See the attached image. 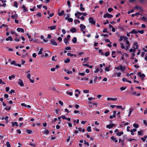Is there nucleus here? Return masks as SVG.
<instances>
[{
    "label": "nucleus",
    "mask_w": 147,
    "mask_h": 147,
    "mask_svg": "<svg viewBox=\"0 0 147 147\" xmlns=\"http://www.w3.org/2000/svg\"><path fill=\"white\" fill-rule=\"evenodd\" d=\"M26 131L28 134H31L32 133V132L31 130L28 129L26 130Z\"/></svg>",
    "instance_id": "57"
},
{
    "label": "nucleus",
    "mask_w": 147,
    "mask_h": 147,
    "mask_svg": "<svg viewBox=\"0 0 147 147\" xmlns=\"http://www.w3.org/2000/svg\"><path fill=\"white\" fill-rule=\"evenodd\" d=\"M109 55V52H106L105 54V56L107 57Z\"/></svg>",
    "instance_id": "55"
},
{
    "label": "nucleus",
    "mask_w": 147,
    "mask_h": 147,
    "mask_svg": "<svg viewBox=\"0 0 147 147\" xmlns=\"http://www.w3.org/2000/svg\"><path fill=\"white\" fill-rule=\"evenodd\" d=\"M80 30L81 31H82V30H84L86 28V27L85 25L82 24L80 25Z\"/></svg>",
    "instance_id": "11"
},
{
    "label": "nucleus",
    "mask_w": 147,
    "mask_h": 147,
    "mask_svg": "<svg viewBox=\"0 0 147 147\" xmlns=\"http://www.w3.org/2000/svg\"><path fill=\"white\" fill-rule=\"evenodd\" d=\"M95 99V97H91L88 98V100H89L90 101L94 99Z\"/></svg>",
    "instance_id": "54"
},
{
    "label": "nucleus",
    "mask_w": 147,
    "mask_h": 147,
    "mask_svg": "<svg viewBox=\"0 0 147 147\" xmlns=\"http://www.w3.org/2000/svg\"><path fill=\"white\" fill-rule=\"evenodd\" d=\"M147 138V136H144V138H141V139L142 140L143 142H144Z\"/></svg>",
    "instance_id": "35"
},
{
    "label": "nucleus",
    "mask_w": 147,
    "mask_h": 147,
    "mask_svg": "<svg viewBox=\"0 0 147 147\" xmlns=\"http://www.w3.org/2000/svg\"><path fill=\"white\" fill-rule=\"evenodd\" d=\"M64 13V11L62 10L60 13H58V15L59 16H61L63 15Z\"/></svg>",
    "instance_id": "40"
},
{
    "label": "nucleus",
    "mask_w": 147,
    "mask_h": 147,
    "mask_svg": "<svg viewBox=\"0 0 147 147\" xmlns=\"http://www.w3.org/2000/svg\"><path fill=\"white\" fill-rule=\"evenodd\" d=\"M18 15L17 14L15 13L14 15L11 16V18L13 19H16L18 17Z\"/></svg>",
    "instance_id": "17"
},
{
    "label": "nucleus",
    "mask_w": 147,
    "mask_h": 147,
    "mask_svg": "<svg viewBox=\"0 0 147 147\" xmlns=\"http://www.w3.org/2000/svg\"><path fill=\"white\" fill-rule=\"evenodd\" d=\"M120 45H121V48H122V49H125V47L124 46L123 44V43H121L120 44Z\"/></svg>",
    "instance_id": "52"
},
{
    "label": "nucleus",
    "mask_w": 147,
    "mask_h": 147,
    "mask_svg": "<svg viewBox=\"0 0 147 147\" xmlns=\"http://www.w3.org/2000/svg\"><path fill=\"white\" fill-rule=\"evenodd\" d=\"M43 133L47 135L49 134V131L48 130L45 129L44 131H43Z\"/></svg>",
    "instance_id": "25"
},
{
    "label": "nucleus",
    "mask_w": 147,
    "mask_h": 147,
    "mask_svg": "<svg viewBox=\"0 0 147 147\" xmlns=\"http://www.w3.org/2000/svg\"><path fill=\"white\" fill-rule=\"evenodd\" d=\"M15 92V90H11L9 92V93L10 94H11L12 93Z\"/></svg>",
    "instance_id": "62"
},
{
    "label": "nucleus",
    "mask_w": 147,
    "mask_h": 147,
    "mask_svg": "<svg viewBox=\"0 0 147 147\" xmlns=\"http://www.w3.org/2000/svg\"><path fill=\"white\" fill-rule=\"evenodd\" d=\"M6 145L7 146V147H11V145L9 143V142H7L6 143Z\"/></svg>",
    "instance_id": "45"
},
{
    "label": "nucleus",
    "mask_w": 147,
    "mask_h": 147,
    "mask_svg": "<svg viewBox=\"0 0 147 147\" xmlns=\"http://www.w3.org/2000/svg\"><path fill=\"white\" fill-rule=\"evenodd\" d=\"M17 31L19 32H22L23 33L24 32V30L22 28H18L17 29Z\"/></svg>",
    "instance_id": "14"
},
{
    "label": "nucleus",
    "mask_w": 147,
    "mask_h": 147,
    "mask_svg": "<svg viewBox=\"0 0 147 147\" xmlns=\"http://www.w3.org/2000/svg\"><path fill=\"white\" fill-rule=\"evenodd\" d=\"M7 41L10 40L12 41L13 40V38L11 36H9L8 37L6 38L5 39Z\"/></svg>",
    "instance_id": "18"
},
{
    "label": "nucleus",
    "mask_w": 147,
    "mask_h": 147,
    "mask_svg": "<svg viewBox=\"0 0 147 147\" xmlns=\"http://www.w3.org/2000/svg\"><path fill=\"white\" fill-rule=\"evenodd\" d=\"M67 5H68V7H71V6L70 5V1H67Z\"/></svg>",
    "instance_id": "47"
},
{
    "label": "nucleus",
    "mask_w": 147,
    "mask_h": 147,
    "mask_svg": "<svg viewBox=\"0 0 147 147\" xmlns=\"http://www.w3.org/2000/svg\"><path fill=\"white\" fill-rule=\"evenodd\" d=\"M98 78V77L97 76H94V83H95L96 81L97 80Z\"/></svg>",
    "instance_id": "51"
},
{
    "label": "nucleus",
    "mask_w": 147,
    "mask_h": 147,
    "mask_svg": "<svg viewBox=\"0 0 147 147\" xmlns=\"http://www.w3.org/2000/svg\"><path fill=\"white\" fill-rule=\"evenodd\" d=\"M113 16L110 14L108 13H106V14H104L103 16V17L105 18H111L113 17Z\"/></svg>",
    "instance_id": "4"
},
{
    "label": "nucleus",
    "mask_w": 147,
    "mask_h": 147,
    "mask_svg": "<svg viewBox=\"0 0 147 147\" xmlns=\"http://www.w3.org/2000/svg\"><path fill=\"white\" fill-rule=\"evenodd\" d=\"M18 84L21 86H24V83L22 80L19 79L18 82Z\"/></svg>",
    "instance_id": "10"
},
{
    "label": "nucleus",
    "mask_w": 147,
    "mask_h": 147,
    "mask_svg": "<svg viewBox=\"0 0 147 147\" xmlns=\"http://www.w3.org/2000/svg\"><path fill=\"white\" fill-rule=\"evenodd\" d=\"M74 22L75 24H79L80 23V21L79 20L76 19H75L74 20Z\"/></svg>",
    "instance_id": "39"
},
{
    "label": "nucleus",
    "mask_w": 147,
    "mask_h": 147,
    "mask_svg": "<svg viewBox=\"0 0 147 147\" xmlns=\"http://www.w3.org/2000/svg\"><path fill=\"white\" fill-rule=\"evenodd\" d=\"M43 49L42 48H41L40 49L38 53V54L42 55V51H43Z\"/></svg>",
    "instance_id": "23"
},
{
    "label": "nucleus",
    "mask_w": 147,
    "mask_h": 147,
    "mask_svg": "<svg viewBox=\"0 0 147 147\" xmlns=\"http://www.w3.org/2000/svg\"><path fill=\"white\" fill-rule=\"evenodd\" d=\"M138 75L141 78L142 80H143L145 77V75L144 74L142 73L141 72H140L138 73Z\"/></svg>",
    "instance_id": "3"
},
{
    "label": "nucleus",
    "mask_w": 147,
    "mask_h": 147,
    "mask_svg": "<svg viewBox=\"0 0 147 147\" xmlns=\"http://www.w3.org/2000/svg\"><path fill=\"white\" fill-rule=\"evenodd\" d=\"M0 1H1L2 3H3V4L2 5H1L0 3V7L1 6H3V7H5L6 5V4L5 3V2L6 1L5 0H0Z\"/></svg>",
    "instance_id": "7"
},
{
    "label": "nucleus",
    "mask_w": 147,
    "mask_h": 147,
    "mask_svg": "<svg viewBox=\"0 0 147 147\" xmlns=\"http://www.w3.org/2000/svg\"><path fill=\"white\" fill-rule=\"evenodd\" d=\"M83 92L85 93H88L89 92V90H83Z\"/></svg>",
    "instance_id": "59"
},
{
    "label": "nucleus",
    "mask_w": 147,
    "mask_h": 147,
    "mask_svg": "<svg viewBox=\"0 0 147 147\" xmlns=\"http://www.w3.org/2000/svg\"><path fill=\"white\" fill-rule=\"evenodd\" d=\"M115 126V125L114 124H110L108 125H107L106 126V127L110 129L111 128H112L113 127Z\"/></svg>",
    "instance_id": "6"
},
{
    "label": "nucleus",
    "mask_w": 147,
    "mask_h": 147,
    "mask_svg": "<svg viewBox=\"0 0 147 147\" xmlns=\"http://www.w3.org/2000/svg\"><path fill=\"white\" fill-rule=\"evenodd\" d=\"M134 46H135L136 47V48H134V49L135 50H136L137 49H138V48L139 46H138V45L137 42H135L134 43Z\"/></svg>",
    "instance_id": "13"
},
{
    "label": "nucleus",
    "mask_w": 147,
    "mask_h": 147,
    "mask_svg": "<svg viewBox=\"0 0 147 147\" xmlns=\"http://www.w3.org/2000/svg\"><path fill=\"white\" fill-rule=\"evenodd\" d=\"M87 130L88 132H91L92 131L91 127L90 126H88L87 128Z\"/></svg>",
    "instance_id": "37"
},
{
    "label": "nucleus",
    "mask_w": 147,
    "mask_h": 147,
    "mask_svg": "<svg viewBox=\"0 0 147 147\" xmlns=\"http://www.w3.org/2000/svg\"><path fill=\"white\" fill-rule=\"evenodd\" d=\"M131 33H137V32L136 31L135 29H133L132 30V31L130 32Z\"/></svg>",
    "instance_id": "41"
},
{
    "label": "nucleus",
    "mask_w": 147,
    "mask_h": 147,
    "mask_svg": "<svg viewBox=\"0 0 147 147\" xmlns=\"http://www.w3.org/2000/svg\"><path fill=\"white\" fill-rule=\"evenodd\" d=\"M130 43L129 41H127V42H126V45L125 47V49L127 50L130 47Z\"/></svg>",
    "instance_id": "5"
},
{
    "label": "nucleus",
    "mask_w": 147,
    "mask_h": 147,
    "mask_svg": "<svg viewBox=\"0 0 147 147\" xmlns=\"http://www.w3.org/2000/svg\"><path fill=\"white\" fill-rule=\"evenodd\" d=\"M11 65H16V63L15 61L14 60L12 61H11Z\"/></svg>",
    "instance_id": "46"
},
{
    "label": "nucleus",
    "mask_w": 147,
    "mask_h": 147,
    "mask_svg": "<svg viewBox=\"0 0 147 147\" xmlns=\"http://www.w3.org/2000/svg\"><path fill=\"white\" fill-rule=\"evenodd\" d=\"M89 107L92 109H93L94 107L93 103H92L91 102H90L89 103Z\"/></svg>",
    "instance_id": "27"
},
{
    "label": "nucleus",
    "mask_w": 147,
    "mask_h": 147,
    "mask_svg": "<svg viewBox=\"0 0 147 147\" xmlns=\"http://www.w3.org/2000/svg\"><path fill=\"white\" fill-rule=\"evenodd\" d=\"M22 8L23 9V11L24 12H26L28 11L27 8L24 5H23L22 7Z\"/></svg>",
    "instance_id": "33"
},
{
    "label": "nucleus",
    "mask_w": 147,
    "mask_h": 147,
    "mask_svg": "<svg viewBox=\"0 0 147 147\" xmlns=\"http://www.w3.org/2000/svg\"><path fill=\"white\" fill-rule=\"evenodd\" d=\"M18 3L16 1H15L14 2V6H15L17 8L18 7Z\"/></svg>",
    "instance_id": "53"
},
{
    "label": "nucleus",
    "mask_w": 147,
    "mask_h": 147,
    "mask_svg": "<svg viewBox=\"0 0 147 147\" xmlns=\"http://www.w3.org/2000/svg\"><path fill=\"white\" fill-rule=\"evenodd\" d=\"M128 38L125 36H121L120 37L119 40L120 41H122L123 40H124L125 42H127V41H129L128 40Z\"/></svg>",
    "instance_id": "1"
},
{
    "label": "nucleus",
    "mask_w": 147,
    "mask_h": 147,
    "mask_svg": "<svg viewBox=\"0 0 147 147\" xmlns=\"http://www.w3.org/2000/svg\"><path fill=\"white\" fill-rule=\"evenodd\" d=\"M115 69L117 70H121L122 71H123L125 68L121 65H119L117 67H115Z\"/></svg>",
    "instance_id": "2"
},
{
    "label": "nucleus",
    "mask_w": 147,
    "mask_h": 147,
    "mask_svg": "<svg viewBox=\"0 0 147 147\" xmlns=\"http://www.w3.org/2000/svg\"><path fill=\"white\" fill-rule=\"evenodd\" d=\"M70 31L72 33H74L76 31V29L74 28H73L71 29H70Z\"/></svg>",
    "instance_id": "34"
},
{
    "label": "nucleus",
    "mask_w": 147,
    "mask_h": 147,
    "mask_svg": "<svg viewBox=\"0 0 147 147\" xmlns=\"http://www.w3.org/2000/svg\"><path fill=\"white\" fill-rule=\"evenodd\" d=\"M30 70H28L25 73L27 74V78H28L30 79V76H31V74H30Z\"/></svg>",
    "instance_id": "12"
},
{
    "label": "nucleus",
    "mask_w": 147,
    "mask_h": 147,
    "mask_svg": "<svg viewBox=\"0 0 147 147\" xmlns=\"http://www.w3.org/2000/svg\"><path fill=\"white\" fill-rule=\"evenodd\" d=\"M15 77V75H13L9 77V79L10 80H11L12 78H14Z\"/></svg>",
    "instance_id": "36"
},
{
    "label": "nucleus",
    "mask_w": 147,
    "mask_h": 147,
    "mask_svg": "<svg viewBox=\"0 0 147 147\" xmlns=\"http://www.w3.org/2000/svg\"><path fill=\"white\" fill-rule=\"evenodd\" d=\"M134 62H133V64H134V63H136L138 62V60L137 59H136V58H135L134 59Z\"/></svg>",
    "instance_id": "61"
},
{
    "label": "nucleus",
    "mask_w": 147,
    "mask_h": 147,
    "mask_svg": "<svg viewBox=\"0 0 147 147\" xmlns=\"http://www.w3.org/2000/svg\"><path fill=\"white\" fill-rule=\"evenodd\" d=\"M71 49V48L69 47H67L65 48V50H70Z\"/></svg>",
    "instance_id": "50"
},
{
    "label": "nucleus",
    "mask_w": 147,
    "mask_h": 147,
    "mask_svg": "<svg viewBox=\"0 0 147 147\" xmlns=\"http://www.w3.org/2000/svg\"><path fill=\"white\" fill-rule=\"evenodd\" d=\"M116 107L118 109H122L123 110H124L125 109V108H124L123 109H122V106L120 105H119V106H116Z\"/></svg>",
    "instance_id": "44"
},
{
    "label": "nucleus",
    "mask_w": 147,
    "mask_h": 147,
    "mask_svg": "<svg viewBox=\"0 0 147 147\" xmlns=\"http://www.w3.org/2000/svg\"><path fill=\"white\" fill-rule=\"evenodd\" d=\"M67 54L68 56H70L71 57L74 56L75 57H76V55L72 54L70 53H67Z\"/></svg>",
    "instance_id": "16"
},
{
    "label": "nucleus",
    "mask_w": 147,
    "mask_h": 147,
    "mask_svg": "<svg viewBox=\"0 0 147 147\" xmlns=\"http://www.w3.org/2000/svg\"><path fill=\"white\" fill-rule=\"evenodd\" d=\"M78 75H79L81 76H84L85 75V73L84 72V73H79L78 74Z\"/></svg>",
    "instance_id": "43"
},
{
    "label": "nucleus",
    "mask_w": 147,
    "mask_h": 147,
    "mask_svg": "<svg viewBox=\"0 0 147 147\" xmlns=\"http://www.w3.org/2000/svg\"><path fill=\"white\" fill-rule=\"evenodd\" d=\"M111 54L112 55L113 57L115 58V51H113L112 52Z\"/></svg>",
    "instance_id": "38"
},
{
    "label": "nucleus",
    "mask_w": 147,
    "mask_h": 147,
    "mask_svg": "<svg viewBox=\"0 0 147 147\" xmlns=\"http://www.w3.org/2000/svg\"><path fill=\"white\" fill-rule=\"evenodd\" d=\"M126 87H122L120 88V90L121 91H123L125 90L126 89Z\"/></svg>",
    "instance_id": "48"
},
{
    "label": "nucleus",
    "mask_w": 147,
    "mask_h": 147,
    "mask_svg": "<svg viewBox=\"0 0 147 147\" xmlns=\"http://www.w3.org/2000/svg\"><path fill=\"white\" fill-rule=\"evenodd\" d=\"M123 134V132L122 131H121V132H118L117 134V135L119 136H120L121 135H122Z\"/></svg>",
    "instance_id": "42"
},
{
    "label": "nucleus",
    "mask_w": 147,
    "mask_h": 147,
    "mask_svg": "<svg viewBox=\"0 0 147 147\" xmlns=\"http://www.w3.org/2000/svg\"><path fill=\"white\" fill-rule=\"evenodd\" d=\"M89 22L90 23L92 24H95V22L93 20V18H89Z\"/></svg>",
    "instance_id": "8"
},
{
    "label": "nucleus",
    "mask_w": 147,
    "mask_h": 147,
    "mask_svg": "<svg viewBox=\"0 0 147 147\" xmlns=\"http://www.w3.org/2000/svg\"><path fill=\"white\" fill-rule=\"evenodd\" d=\"M69 39H67L66 38H65L64 39V41L66 45H67L69 43V42L67 41Z\"/></svg>",
    "instance_id": "28"
},
{
    "label": "nucleus",
    "mask_w": 147,
    "mask_h": 147,
    "mask_svg": "<svg viewBox=\"0 0 147 147\" xmlns=\"http://www.w3.org/2000/svg\"><path fill=\"white\" fill-rule=\"evenodd\" d=\"M55 57H56V56H53L52 57V61H56L57 60L55 59Z\"/></svg>",
    "instance_id": "58"
},
{
    "label": "nucleus",
    "mask_w": 147,
    "mask_h": 147,
    "mask_svg": "<svg viewBox=\"0 0 147 147\" xmlns=\"http://www.w3.org/2000/svg\"><path fill=\"white\" fill-rule=\"evenodd\" d=\"M15 41L16 42H19L20 40V38L18 37H16L15 38Z\"/></svg>",
    "instance_id": "56"
},
{
    "label": "nucleus",
    "mask_w": 147,
    "mask_h": 147,
    "mask_svg": "<svg viewBox=\"0 0 147 147\" xmlns=\"http://www.w3.org/2000/svg\"><path fill=\"white\" fill-rule=\"evenodd\" d=\"M72 42L74 43H75L77 42V38L76 37H74L72 39Z\"/></svg>",
    "instance_id": "32"
},
{
    "label": "nucleus",
    "mask_w": 147,
    "mask_h": 147,
    "mask_svg": "<svg viewBox=\"0 0 147 147\" xmlns=\"http://www.w3.org/2000/svg\"><path fill=\"white\" fill-rule=\"evenodd\" d=\"M110 66L109 65L108 67H106L105 69V70L106 71H110Z\"/></svg>",
    "instance_id": "31"
},
{
    "label": "nucleus",
    "mask_w": 147,
    "mask_h": 147,
    "mask_svg": "<svg viewBox=\"0 0 147 147\" xmlns=\"http://www.w3.org/2000/svg\"><path fill=\"white\" fill-rule=\"evenodd\" d=\"M142 131H138V134L139 135H142Z\"/></svg>",
    "instance_id": "64"
},
{
    "label": "nucleus",
    "mask_w": 147,
    "mask_h": 147,
    "mask_svg": "<svg viewBox=\"0 0 147 147\" xmlns=\"http://www.w3.org/2000/svg\"><path fill=\"white\" fill-rule=\"evenodd\" d=\"M107 100L109 101L110 100H117V98H107Z\"/></svg>",
    "instance_id": "22"
},
{
    "label": "nucleus",
    "mask_w": 147,
    "mask_h": 147,
    "mask_svg": "<svg viewBox=\"0 0 147 147\" xmlns=\"http://www.w3.org/2000/svg\"><path fill=\"white\" fill-rule=\"evenodd\" d=\"M111 139L112 140L114 141L115 142H117L118 141V140L117 139H116V138L112 136L111 137Z\"/></svg>",
    "instance_id": "30"
},
{
    "label": "nucleus",
    "mask_w": 147,
    "mask_h": 147,
    "mask_svg": "<svg viewBox=\"0 0 147 147\" xmlns=\"http://www.w3.org/2000/svg\"><path fill=\"white\" fill-rule=\"evenodd\" d=\"M56 26H51L50 27H48V28H50L51 30H52L55 29L56 28Z\"/></svg>",
    "instance_id": "21"
},
{
    "label": "nucleus",
    "mask_w": 147,
    "mask_h": 147,
    "mask_svg": "<svg viewBox=\"0 0 147 147\" xmlns=\"http://www.w3.org/2000/svg\"><path fill=\"white\" fill-rule=\"evenodd\" d=\"M11 123H12V126L13 127L15 126H16L17 127H18L19 126L18 123L17 122H12Z\"/></svg>",
    "instance_id": "19"
},
{
    "label": "nucleus",
    "mask_w": 147,
    "mask_h": 147,
    "mask_svg": "<svg viewBox=\"0 0 147 147\" xmlns=\"http://www.w3.org/2000/svg\"><path fill=\"white\" fill-rule=\"evenodd\" d=\"M135 50H134V49H130L129 50V51L130 52H132L134 53V51H135Z\"/></svg>",
    "instance_id": "63"
},
{
    "label": "nucleus",
    "mask_w": 147,
    "mask_h": 147,
    "mask_svg": "<svg viewBox=\"0 0 147 147\" xmlns=\"http://www.w3.org/2000/svg\"><path fill=\"white\" fill-rule=\"evenodd\" d=\"M64 71L65 72H66L67 74H71L72 73V72L71 71L67 70H66V69H65L64 70Z\"/></svg>",
    "instance_id": "24"
},
{
    "label": "nucleus",
    "mask_w": 147,
    "mask_h": 147,
    "mask_svg": "<svg viewBox=\"0 0 147 147\" xmlns=\"http://www.w3.org/2000/svg\"><path fill=\"white\" fill-rule=\"evenodd\" d=\"M51 44L54 45L56 46L57 45V43L55 41L51 40Z\"/></svg>",
    "instance_id": "15"
},
{
    "label": "nucleus",
    "mask_w": 147,
    "mask_h": 147,
    "mask_svg": "<svg viewBox=\"0 0 147 147\" xmlns=\"http://www.w3.org/2000/svg\"><path fill=\"white\" fill-rule=\"evenodd\" d=\"M67 17L65 19L67 20L69 22H72L73 21V19L72 18H69L68 17H69V14L67 15Z\"/></svg>",
    "instance_id": "9"
},
{
    "label": "nucleus",
    "mask_w": 147,
    "mask_h": 147,
    "mask_svg": "<svg viewBox=\"0 0 147 147\" xmlns=\"http://www.w3.org/2000/svg\"><path fill=\"white\" fill-rule=\"evenodd\" d=\"M78 14H79V16H81L82 15H83L84 16H86L87 15V14L86 13H82L80 12H78Z\"/></svg>",
    "instance_id": "29"
},
{
    "label": "nucleus",
    "mask_w": 147,
    "mask_h": 147,
    "mask_svg": "<svg viewBox=\"0 0 147 147\" xmlns=\"http://www.w3.org/2000/svg\"><path fill=\"white\" fill-rule=\"evenodd\" d=\"M70 59L68 58H67L65 59L64 60V62L65 63H68L70 62Z\"/></svg>",
    "instance_id": "26"
},
{
    "label": "nucleus",
    "mask_w": 147,
    "mask_h": 147,
    "mask_svg": "<svg viewBox=\"0 0 147 147\" xmlns=\"http://www.w3.org/2000/svg\"><path fill=\"white\" fill-rule=\"evenodd\" d=\"M133 126L134 127L136 128H138L139 127L138 125L137 124L134 123L133 124Z\"/></svg>",
    "instance_id": "49"
},
{
    "label": "nucleus",
    "mask_w": 147,
    "mask_h": 147,
    "mask_svg": "<svg viewBox=\"0 0 147 147\" xmlns=\"http://www.w3.org/2000/svg\"><path fill=\"white\" fill-rule=\"evenodd\" d=\"M129 112L128 114V116L129 117L130 116L133 110V109L132 108H130L129 109Z\"/></svg>",
    "instance_id": "20"
},
{
    "label": "nucleus",
    "mask_w": 147,
    "mask_h": 147,
    "mask_svg": "<svg viewBox=\"0 0 147 147\" xmlns=\"http://www.w3.org/2000/svg\"><path fill=\"white\" fill-rule=\"evenodd\" d=\"M116 117V115H111L109 117V118L110 119H112L113 118V117Z\"/></svg>",
    "instance_id": "60"
}]
</instances>
